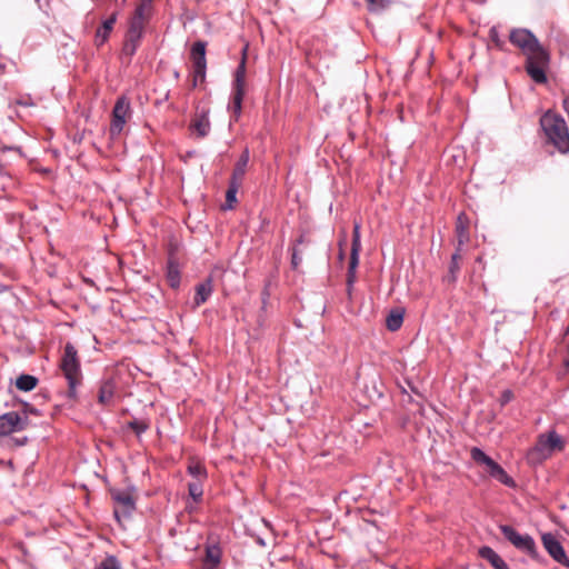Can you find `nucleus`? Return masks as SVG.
I'll use <instances>...</instances> for the list:
<instances>
[{
  "mask_svg": "<svg viewBox=\"0 0 569 569\" xmlns=\"http://www.w3.org/2000/svg\"><path fill=\"white\" fill-rule=\"evenodd\" d=\"M509 41L525 54V70L530 79L537 84H545L548 81L547 70L550 66L549 51L526 28H513Z\"/></svg>",
  "mask_w": 569,
  "mask_h": 569,
  "instance_id": "f257e3e1",
  "label": "nucleus"
},
{
  "mask_svg": "<svg viewBox=\"0 0 569 569\" xmlns=\"http://www.w3.org/2000/svg\"><path fill=\"white\" fill-rule=\"evenodd\" d=\"M59 368L68 382L66 396L73 401L78 398V387L82 385L83 377L78 351L71 342L64 345Z\"/></svg>",
  "mask_w": 569,
  "mask_h": 569,
  "instance_id": "f03ea898",
  "label": "nucleus"
},
{
  "mask_svg": "<svg viewBox=\"0 0 569 569\" xmlns=\"http://www.w3.org/2000/svg\"><path fill=\"white\" fill-rule=\"evenodd\" d=\"M540 127L549 143L560 153H569V129L562 116L548 110L540 118Z\"/></svg>",
  "mask_w": 569,
  "mask_h": 569,
  "instance_id": "7ed1b4c3",
  "label": "nucleus"
},
{
  "mask_svg": "<svg viewBox=\"0 0 569 569\" xmlns=\"http://www.w3.org/2000/svg\"><path fill=\"white\" fill-rule=\"evenodd\" d=\"M563 449L565 441L552 429L538 436L535 446L528 450L526 458L528 463L537 466L550 458L555 451H562Z\"/></svg>",
  "mask_w": 569,
  "mask_h": 569,
  "instance_id": "20e7f679",
  "label": "nucleus"
},
{
  "mask_svg": "<svg viewBox=\"0 0 569 569\" xmlns=\"http://www.w3.org/2000/svg\"><path fill=\"white\" fill-rule=\"evenodd\" d=\"M247 53L248 46L241 50L240 62L233 72V80L231 86V103L229 104L231 122H237L242 111V100L246 92Z\"/></svg>",
  "mask_w": 569,
  "mask_h": 569,
  "instance_id": "39448f33",
  "label": "nucleus"
},
{
  "mask_svg": "<svg viewBox=\"0 0 569 569\" xmlns=\"http://www.w3.org/2000/svg\"><path fill=\"white\" fill-rule=\"evenodd\" d=\"M361 224L358 221L353 222L351 253L347 271L346 290L349 298L351 297L352 289L357 279V268L359 264V253L361 251Z\"/></svg>",
  "mask_w": 569,
  "mask_h": 569,
  "instance_id": "423d86ee",
  "label": "nucleus"
},
{
  "mask_svg": "<svg viewBox=\"0 0 569 569\" xmlns=\"http://www.w3.org/2000/svg\"><path fill=\"white\" fill-rule=\"evenodd\" d=\"M131 103L127 96L122 94L117 98L112 109L110 134L111 137L119 136L127 122V119L131 116Z\"/></svg>",
  "mask_w": 569,
  "mask_h": 569,
  "instance_id": "0eeeda50",
  "label": "nucleus"
},
{
  "mask_svg": "<svg viewBox=\"0 0 569 569\" xmlns=\"http://www.w3.org/2000/svg\"><path fill=\"white\" fill-rule=\"evenodd\" d=\"M110 495L114 502L113 513L118 521L121 516L129 517L136 509L134 498L128 490L112 489Z\"/></svg>",
  "mask_w": 569,
  "mask_h": 569,
  "instance_id": "6e6552de",
  "label": "nucleus"
},
{
  "mask_svg": "<svg viewBox=\"0 0 569 569\" xmlns=\"http://www.w3.org/2000/svg\"><path fill=\"white\" fill-rule=\"evenodd\" d=\"M29 426V419L18 411H9L0 416V437L19 432Z\"/></svg>",
  "mask_w": 569,
  "mask_h": 569,
  "instance_id": "1a4fd4ad",
  "label": "nucleus"
},
{
  "mask_svg": "<svg viewBox=\"0 0 569 569\" xmlns=\"http://www.w3.org/2000/svg\"><path fill=\"white\" fill-rule=\"evenodd\" d=\"M210 109L202 107L197 108L193 118L190 122V130L193 131L198 138H206L210 130L211 123L209 119Z\"/></svg>",
  "mask_w": 569,
  "mask_h": 569,
  "instance_id": "9d476101",
  "label": "nucleus"
},
{
  "mask_svg": "<svg viewBox=\"0 0 569 569\" xmlns=\"http://www.w3.org/2000/svg\"><path fill=\"white\" fill-rule=\"evenodd\" d=\"M222 560V548L219 542L207 540L204 556L201 561L202 569H219Z\"/></svg>",
  "mask_w": 569,
  "mask_h": 569,
  "instance_id": "9b49d317",
  "label": "nucleus"
},
{
  "mask_svg": "<svg viewBox=\"0 0 569 569\" xmlns=\"http://www.w3.org/2000/svg\"><path fill=\"white\" fill-rule=\"evenodd\" d=\"M541 538L550 557L558 563L569 568V558L557 536H541Z\"/></svg>",
  "mask_w": 569,
  "mask_h": 569,
  "instance_id": "f8f14e48",
  "label": "nucleus"
},
{
  "mask_svg": "<svg viewBox=\"0 0 569 569\" xmlns=\"http://www.w3.org/2000/svg\"><path fill=\"white\" fill-rule=\"evenodd\" d=\"M116 392L117 381L113 377L101 379L98 389V402L104 407L113 405Z\"/></svg>",
  "mask_w": 569,
  "mask_h": 569,
  "instance_id": "ddd939ff",
  "label": "nucleus"
},
{
  "mask_svg": "<svg viewBox=\"0 0 569 569\" xmlns=\"http://www.w3.org/2000/svg\"><path fill=\"white\" fill-rule=\"evenodd\" d=\"M119 12L113 11L107 19H104L101 26L96 30L94 33V46L100 48L102 47L110 38V34L114 28V24L118 20Z\"/></svg>",
  "mask_w": 569,
  "mask_h": 569,
  "instance_id": "4468645a",
  "label": "nucleus"
},
{
  "mask_svg": "<svg viewBox=\"0 0 569 569\" xmlns=\"http://www.w3.org/2000/svg\"><path fill=\"white\" fill-rule=\"evenodd\" d=\"M194 297L192 308H199L208 301L213 292V280L212 277H207L203 281L199 282L194 287Z\"/></svg>",
  "mask_w": 569,
  "mask_h": 569,
  "instance_id": "2eb2a0df",
  "label": "nucleus"
},
{
  "mask_svg": "<svg viewBox=\"0 0 569 569\" xmlns=\"http://www.w3.org/2000/svg\"><path fill=\"white\" fill-rule=\"evenodd\" d=\"M144 34L126 31L121 48V56L128 58L130 62L141 46Z\"/></svg>",
  "mask_w": 569,
  "mask_h": 569,
  "instance_id": "dca6fc26",
  "label": "nucleus"
},
{
  "mask_svg": "<svg viewBox=\"0 0 569 569\" xmlns=\"http://www.w3.org/2000/svg\"><path fill=\"white\" fill-rule=\"evenodd\" d=\"M249 161H250V151H249V148L246 147L242 150L241 154L239 156L237 162L234 163L232 173L230 176V180L238 181V182L242 183Z\"/></svg>",
  "mask_w": 569,
  "mask_h": 569,
  "instance_id": "f3484780",
  "label": "nucleus"
},
{
  "mask_svg": "<svg viewBox=\"0 0 569 569\" xmlns=\"http://www.w3.org/2000/svg\"><path fill=\"white\" fill-rule=\"evenodd\" d=\"M166 279L170 288L178 289L181 284L180 266L177 259L169 257L166 268Z\"/></svg>",
  "mask_w": 569,
  "mask_h": 569,
  "instance_id": "a211bd4d",
  "label": "nucleus"
},
{
  "mask_svg": "<svg viewBox=\"0 0 569 569\" xmlns=\"http://www.w3.org/2000/svg\"><path fill=\"white\" fill-rule=\"evenodd\" d=\"M510 542L518 549L527 552L531 557L536 556V543L532 536H507Z\"/></svg>",
  "mask_w": 569,
  "mask_h": 569,
  "instance_id": "6ab92c4d",
  "label": "nucleus"
},
{
  "mask_svg": "<svg viewBox=\"0 0 569 569\" xmlns=\"http://www.w3.org/2000/svg\"><path fill=\"white\" fill-rule=\"evenodd\" d=\"M479 556L487 560L495 569H510L507 562L490 547H481Z\"/></svg>",
  "mask_w": 569,
  "mask_h": 569,
  "instance_id": "aec40b11",
  "label": "nucleus"
},
{
  "mask_svg": "<svg viewBox=\"0 0 569 569\" xmlns=\"http://www.w3.org/2000/svg\"><path fill=\"white\" fill-rule=\"evenodd\" d=\"M461 251L462 248L456 247V251L451 256L448 274L445 277V281H448L449 283H455L458 279V274L461 269Z\"/></svg>",
  "mask_w": 569,
  "mask_h": 569,
  "instance_id": "412c9836",
  "label": "nucleus"
},
{
  "mask_svg": "<svg viewBox=\"0 0 569 569\" xmlns=\"http://www.w3.org/2000/svg\"><path fill=\"white\" fill-rule=\"evenodd\" d=\"M206 47L207 43L204 41H196L190 50V58L193 67H202L207 66L206 59Z\"/></svg>",
  "mask_w": 569,
  "mask_h": 569,
  "instance_id": "4be33fe9",
  "label": "nucleus"
},
{
  "mask_svg": "<svg viewBox=\"0 0 569 569\" xmlns=\"http://www.w3.org/2000/svg\"><path fill=\"white\" fill-rule=\"evenodd\" d=\"M457 247L462 248L469 241L468 221L465 213H460L456 222Z\"/></svg>",
  "mask_w": 569,
  "mask_h": 569,
  "instance_id": "5701e85b",
  "label": "nucleus"
},
{
  "mask_svg": "<svg viewBox=\"0 0 569 569\" xmlns=\"http://www.w3.org/2000/svg\"><path fill=\"white\" fill-rule=\"evenodd\" d=\"M241 184V182L229 179L228 189L226 192V202L222 204L223 210L233 209L234 204L237 203V193Z\"/></svg>",
  "mask_w": 569,
  "mask_h": 569,
  "instance_id": "b1692460",
  "label": "nucleus"
},
{
  "mask_svg": "<svg viewBox=\"0 0 569 569\" xmlns=\"http://www.w3.org/2000/svg\"><path fill=\"white\" fill-rule=\"evenodd\" d=\"M403 310L395 309L389 312L386 318V327L388 330L395 332L399 330L403 322Z\"/></svg>",
  "mask_w": 569,
  "mask_h": 569,
  "instance_id": "393cba45",
  "label": "nucleus"
},
{
  "mask_svg": "<svg viewBox=\"0 0 569 569\" xmlns=\"http://www.w3.org/2000/svg\"><path fill=\"white\" fill-rule=\"evenodd\" d=\"M131 429L138 438H140L150 428V420L148 418H133L126 425Z\"/></svg>",
  "mask_w": 569,
  "mask_h": 569,
  "instance_id": "a878e982",
  "label": "nucleus"
},
{
  "mask_svg": "<svg viewBox=\"0 0 569 569\" xmlns=\"http://www.w3.org/2000/svg\"><path fill=\"white\" fill-rule=\"evenodd\" d=\"M38 385V378L32 375H20L16 380V387L21 391H31Z\"/></svg>",
  "mask_w": 569,
  "mask_h": 569,
  "instance_id": "bb28decb",
  "label": "nucleus"
},
{
  "mask_svg": "<svg viewBox=\"0 0 569 569\" xmlns=\"http://www.w3.org/2000/svg\"><path fill=\"white\" fill-rule=\"evenodd\" d=\"M188 493L194 502H200L203 496V481L193 480L188 483Z\"/></svg>",
  "mask_w": 569,
  "mask_h": 569,
  "instance_id": "cd10ccee",
  "label": "nucleus"
},
{
  "mask_svg": "<svg viewBox=\"0 0 569 569\" xmlns=\"http://www.w3.org/2000/svg\"><path fill=\"white\" fill-rule=\"evenodd\" d=\"M187 471L194 480L204 481L208 477L206 467L200 462L189 465Z\"/></svg>",
  "mask_w": 569,
  "mask_h": 569,
  "instance_id": "c85d7f7f",
  "label": "nucleus"
},
{
  "mask_svg": "<svg viewBox=\"0 0 569 569\" xmlns=\"http://www.w3.org/2000/svg\"><path fill=\"white\" fill-rule=\"evenodd\" d=\"M471 459L479 465H487L491 457H489L482 449L472 447L470 450Z\"/></svg>",
  "mask_w": 569,
  "mask_h": 569,
  "instance_id": "c756f323",
  "label": "nucleus"
},
{
  "mask_svg": "<svg viewBox=\"0 0 569 569\" xmlns=\"http://www.w3.org/2000/svg\"><path fill=\"white\" fill-rule=\"evenodd\" d=\"M492 479L497 480L498 482L505 485L508 488L516 487V481L506 472V470L502 467Z\"/></svg>",
  "mask_w": 569,
  "mask_h": 569,
  "instance_id": "7c9ffc66",
  "label": "nucleus"
},
{
  "mask_svg": "<svg viewBox=\"0 0 569 569\" xmlns=\"http://www.w3.org/2000/svg\"><path fill=\"white\" fill-rule=\"evenodd\" d=\"M303 242V237H300L296 240L295 242V246L292 247V251H291V268L293 270H297L299 268V266L301 264L302 262V257L301 254L299 253L298 249H297V244L299 243H302Z\"/></svg>",
  "mask_w": 569,
  "mask_h": 569,
  "instance_id": "2f4dec72",
  "label": "nucleus"
},
{
  "mask_svg": "<svg viewBox=\"0 0 569 569\" xmlns=\"http://www.w3.org/2000/svg\"><path fill=\"white\" fill-rule=\"evenodd\" d=\"M370 12H382L390 3V0H366Z\"/></svg>",
  "mask_w": 569,
  "mask_h": 569,
  "instance_id": "473e14b6",
  "label": "nucleus"
},
{
  "mask_svg": "<svg viewBox=\"0 0 569 569\" xmlns=\"http://www.w3.org/2000/svg\"><path fill=\"white\" fill-rule=\"evenodd\" d=\"M206 72L207 66L193 67L192 88H196L199 82H203L206 80Z\"/></svg>",
  "mask_w": 569,
  "mask_h": 569,
  "instance_id": "72a5a7b5",
  "label": "nucleus"
},
{
  "mask_svg": "<svg viewBox=\"0 0 569 569\" xmlns=\"http://www.w3.org/2000/svg\"><path fill=\"white\" fill-rule=\"evenodd\" d=\"M146 24V22L129 18L127 31L144 34Z\"/></svg>",
  "mask_w": 569,
  "mask_h": 569,
  "instance_id": "f704fd0d",
  "label": "nucleus"
},
{
  "mask_svg": "<svg viewBox=\"0 0 569 569\" xmlns=\"http://www.w3.org/2000/svg\"><path fill=\"white\" fill-rule=\"evenodd\" d=\"M97 569H120V562L114 556H108Z\"/></svg>",
  "mask_w": 569,
  "mask_h": 569,
  "instance_id": "c9c22d12",
  "label": "nucleus"
},
{
  "mask_svg": "<svg viewBox=\"0 0 569 569\" xmlns=\"http://www.w3.org/2000/svg\"><path fill=\"white\" fill-rule=\"evenodd\" d=\"M130 18L148 23L151 18V12L143 10L142 8L136 7Z\"/></svg>",
  "mask_w": 569,
  "mask_h": 569,
  "instance_id": "e433bc0d",
  "label": "nucleus"
},
{
  "mask_svg": "<svg viewBox=\"0 0 569 569\" xmlns=\"http://www.w3.org/2000/svg\"><path fill=\"white\" fill-rule=\"evenodd\" d=\"M270 298V281H267L261 290V311L266 312Z\"/></svg>",
  "mask_w": 569,
  "mask_h": 569,
  "instance_id": "4c0bfd02",
  "label": "nucleus"
},
{
  "mask_svg": "<svg viewBox=\"0 0 569 569\" xmlns=\"http://www.w3.org/2000/svg\"><path fill=\"white\" fill-rule=\"evenodd\" d=\"M21 416H26L29 419V415L40 416L41 412L39 409L33 407L28 402H21V410L19 411Z\"/></svg>",
  "mask_w": 569,
  "mask_h": 569,
  "instance_id": "58836bf2",
  "label": "nucleus"
},
{
  "mask_svg": "<svg viewBox=\"0 0 569 569\" xmlns=\"http://www.w3.org/2000/svg\"><path fill=\"white\" fill-rule=\"evenodd\" d=\"M16 104L21 107H33L36 103L30 94H21L16 99Z\"/></svg>",
  "mask_w": 569,
  "mask_h": 569,
  "instance_id": "ea45409f",
  "label": "nucleus"
},
{
  "mask_svg": "<svg viewBox=\"0 0 569 569\" xmlns=\"http://www.w3.org/2000/svg\"><path fill=\"white\" fill-rule=\"evenodd\" d=\"M513 399V392L510 389H506L501 392L499 397V403L501 407H505Z\"/></svg>",
  "mask_w": 569,
  "mask_h": 569,
  "instance_id": "a19ab883",
  "label": "nucleus"
},
{
  "mask_svg": "<svg viewBox=\"0 0 569 569\" xmlns=\"http://www.w3.org/2000/svg\"><path fill=\"white\" fill-rule=\"evenodd\" d=\"M488 475L493 478L495 475L501 469V466L495 461L492 458L490 461L486 465Z\"/></svg>",
  "mask_w": 569,
  "mask_h": 569,
  "instance_id": "79ce46f5",
  "label": "nucleus"
},
{
  "mask_svg": "<svg viewBox=\"0 0 569 569\" xmlns=\"http://www.w3.org/2000/svg\"><path fill=\"white\" fill-rule=\"evenodd\" d=\"M489 36H490V39L492 40V42L498 47V48H502L503 46V41L500 39L499 37V33H498V30L496 27H492L489 31Z\"/></svg>",
  "mask_w": 569,
  "mask_h": 569,
  "instance_id": "37998d69",
  "label": "nucleus"
},
{
  "mask_svg": "<svg viewBox=\"0 0 569 569\" xmlns=\"http://www.w3.org/2000/svg\"><path fill=\"white\" fill-rule=\"evenodd\" d=\"M137 7L142 8L143 10L151 12L152 10V0H141Z\"/></svg>",
  "mask_w": 569,
  "mask_h": 569,
  "instance_id": "c03bdc74",
  "label": "nucleus"
},
{
  "mask_svg": "<svg viewBox=\"0 0 569 569\" xmlns=\"http://www.w3.org/2000/svg\"><path fill=\"white\" fill-rule=\"evenodd\" d=\"M17 446H24L28 442V437L14 438Z\"/></svg>",
  "mask_w": 569,
  "mask_h": 569,
  "instance_id": "a18cd8bd",
  "label": "nucleus"
},
{
  "mask_svg": "<svg viewBox=\"0 0 569 569\" xmlns=\"http://www.w3.org/2000/svg\"><path fill=\"white\" fill-rule=\"evenodd\" d=\"M502 533H517L511 527L509 526H502L501 527Z\"/></svg>",
  "mask_w": 569,
  "mask_h": 569,
  "instance_id": "49530a36",
  "label": "nucleus"
},
{
  "mask_svg": "<svg viewBox=\"0 0 569 569\" xmlns=\"http://www.w3.org/2000/svg\"><path fill=\"white\" fill-rule=\"evenodd\" d=\"M256 541L260 546H266L267 545V542L263 540V538L261 536H256Z\"/></svg>",
  "mask_w": 569,
  "mask_h": 569,
  "instance_id": "de8ad7c7",
  "label": "nucleus"
},
{
  "mask_svg": "<svg viewBox=\"0 0 569 569\" xmlns=\"http://www.w3.org/2000/svg\"><path fill=\"white\" fill-rule=\"evenodd\" d=\"M173 77H174V79L178 80L180 78V72L178 70H174L173 71Z\"/></svg>",
  "mask_w": 569,
  "mask_h": 569,
  "instance_id": "09e8293b",
  "label": "nucleus"
},
{
  "mask_svg": "<svg viewBox=\"0 0 569 569\" xmlns=\"http://www.w3.org/2000/svg\"><path fill=\"white\" fill-rule=\"evenodd\" d=\"M339 257H340V259H342V258H343V252H342V251H340Z\"/></svg>",
  "mask_w": 569,
  "mask_h": 569,
  "instance_id": "8fccbe9b",
  "label": "nucleus"
},
{
  "mask_svg": "<svg viewBox=\"0 0 569 569\" xmlns=\"http://www.w3.org/2000/svg\"><path fill=\"white\" fill-rule=\"evenodd\" d=\"M569 331V325H568V328H567V332Z\"/></svg>",
  "mask_w": 569,
  "mask_h": 569,
  "instance_id": "3c124183",
  "label": "nucleus"
}]
</instances>
